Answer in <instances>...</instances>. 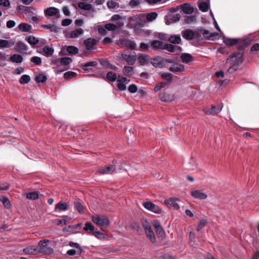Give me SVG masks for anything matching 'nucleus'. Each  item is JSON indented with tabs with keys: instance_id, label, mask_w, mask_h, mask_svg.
Segmentation results:
<instances>
[{
	"instance_id": "obj_35",
	"label": "nucleus",
	"mask_w": 259,
	"mask_h": 259,
	"mask_svg": "<svg viewBox=\"0 0 259 259\" xmlns=\"http://www.w3.org/2000/svg\"><path fill=\"white\" fill-rule=\"evenodd\" d=\"M43 52L44 55L47 56H50L53 55L54 50L53 48L50 47L48 46H46L43 48Z\"/></svg>"
},
{
	"instance_id": "obj_51",
	"label": "nucleus",
	"mask_w": 259,
	"mask_h": 259,
	"mask_svg": "<svg viewBox=\"0 0 259 259\" xmlns=\"http://www.w3.org/2000/svg\"><path fill=\"white\" fill-rule=\"evenodd\" d=\"M47 79V76L43 74H39L35 77V81L37 82H45Z\"/></svg>"
},
{
	"instance_id": "obj_50",
	"label": "nucleus",
	"mask_w": 259,
	"mask_h": 259,
	"mask_svg": "<svg viewBox=\"0 0 259 259\" xmlns=\"http://www.w3.org/2000/svg\"><path fill=\"white\" fill-rule=\"evenodd\" d=\"M30 61L33 63L35 65H40L42 63L41 59L37 56L32 57L30 59Z\"/></svg>"
},
{
	"instance_id": "obj_30",
	"label": "nucleus",
	"mask_w": 259,
	"mask_h": 259,
	"mask_svg": "<svg viewBox=\"0 0 259 259\" xmlns=\"http://www.w3.org/2000/svg\"><path fill=\"white\" fill-rule=\"evenodd\" d=\"M66 51L68 53V54L71 56L75 55L78 52V48L72 46H68L66 48Z\"/></svg>"
},
{
	"instance_id": "obj_22",
	"label": "nucleus",
	"mask_w": 259,
	"mask_h": 259,
	"mask_svg": "<svg viewBox=\"0 0 259 259\" xmlns=\"http://www.w3.org/2000/svg\"><path fill=\"white\" fill-rule=\"evenodd\" d=\"M98 65V63L96 61H90L87 63H81L80 66L81 69L84 70V71H89V67L91 66H96Z\"/></svg>"
},
{
	"instance_id": "obj_44",
	"label": "nucleus",
	"mask_w": 259,
	"mask_h": 259,
	"mask_svg": "<svg viewBox=\"0 0 259 259\" xmlns=\"http://www.w3.org/2000/svg\"><path fill=\"white\" fill-rule=\"evenodd\" d=\"M30 80V77L28 75H23L20 80L19 82L21 84H26L29 82Z\"/></svg>"
},
{
	"instance_id": "obj_57",
	"label": "nucleus",
	"mask_w": 259,
	"mask_h": 259,
	"mask_svg": "<svg viewBox=\"0 0 259 259\" xmlns=\"http://www.w3.org/2000/svg\"><path fill=\"white\" fill-rule=\"evenodd\" d=\"M36 250L33 247H27L23 249V251L26 254H34Z\"/></svg>"
},
{
	"instance_id": "obj_16",
	"label": "nucleus",
	"mask_w": 259,
	"mask_h": 259,
	"mask_svg": "<svg viewBox=\"0 0 259 259\" xmlns=\"http://www.w3.org/2000/svg\"><path fill=\"white\" fill-rule=\"evenodd\" d=\"M96 229H95L93 225L89 222L85 223L84 227L83 228V230L86 232L87 234L91 235H93V234L96 231Z\"/></svg>"
},
{
	"instance_id": "obj_17",
	"label": "nucleus",
	"mask_w": 259,
	"mask_h": 259,
	"mask_svg": "<svg viewBox=\"0 0 259 259\" xmlns=\"http://www.w3.org/2000/svg\"><path fill=\"white\" fill-rule=\"evenodd\" d=\"M159 98L164 102H170L175 99V97L172 94L164 92L159 94Z\"/></svg>"
},
{
	"instance_id": "obj_9",
	"label": "nucleus",
	"mask_w": 259,
	"mask_h": 259,
	"mask_svg": "<svg viewBox=\"0 0 259 259\" xmlns=\"http://www.w3.org/2000/svg\"><path fill=\"white\" fill-rule=\"evenodd\" d=\"M98 40L93 38H89L83 41V44L88 50H93L95 48Z\"/></svg>"
},
{
	"instance_id": "obj_38",
	"label": "nucleus",
	"mask_w": 259,
	"mask_h": 259,
	"mask_svg": "<svg viewBox=\"0 0 259 259\" xmlns=\"http://www.w3.org/2000/svg\"><path fill=\"white\" fill-rule=\"evenodd\" d=\"M38 198V194L37 192H31L27 193L26 198L30 200H36Z\"/></svg>"
},
{
	"instance_id": "obj_46",
	"label": "nucleus",
	"mask_w": 259,
	"mask_h": 259,
	"mask_svg": "<svg viewBox=\"0 0 259 259\" xmlns=\"http://www.w3.org/2000/svg\"><path fill=\"white\" fill-rule=\"evenodd\" d=\"M161 77L167 80L166 84L171 81L172 79V75L170 73H163L161 74Z\"/></svg>"
},
{
	"instance_id": "obj_29",
	"label": "nucleus",
	"mask_w": 259,
	"mask_h": 259,
	"mask_svg": "<svg viewBox=\"0 0 259 259\" xmlns=\"http://www.w3.org/2000/svg\"><path fill=\"white\" fill-rule=\"evenodd\" d=\"M10 60L12 62L20 63L22 61L23 57L20 55L14 54L10 57Z\"/></svg>"
},
{
	"instance_id": "obj_10",
	"label": "nucleus",
	"mask_w": 259,
	"mask_h": 259,
	"mask_svg": "<svg viewBox=\"0 0 259 259\" xmlns=\"http://www.w3.org/2000/svg\"><path fill=\"white\" fill-rule=\"evenodd\" d=\"M178 201H179L178 198L171 197L165 199L164 203L165 205L170 206L174 209L178 210L180 208L179 205L177 202Z\"/></svg>"
},
{
	"instance_id": "obj_62",
	"label": "nucleus",
	"mask_w": 259,
	"mask_h": 259,
	"mask_svg": "<svg viewBox=\"0 0 259 259\" xmlns=\"http://www.w3.org/2000/svg\"><path fill=\"white\" fill-rule=\"evenodd\" d=\"M150 63L155 67H158L161 64L160 62L157 59H151Z\"/></svg>"
},
{
	"instance_id": "obj_7",
	"label": "nucleus",
	"mask_w": 259,
	"mask_h": 259,
	"mask_svg": "<svg viewBox=\"0 0 259 259\" xmlns=\"http://www.w3.org/2000/svg\"><path fill=\"white\" fill-rule=\"evenodd\" d=\"M44 14L46 17L55 16L56 18H59L60 11L58 9L55 7H49L45 10Z\"/></svg>"
},
{
	"instance_id": "obj_36",
	"label": "nucleus",
	"mask_w": 259,
	"mask_h": 259,
	"mask_svg": "<svg viewBox=\"0 0 259 259\" xmlns=\"http://www.w3.org/2000/svg\"><path fill=\"white\" fill-rule=\"evenodd\" d=\"M106 78L109 81H114L117 78L116 74L112 71L108 72Z\"/></svg>"
},
{
	"instance_id": "obj_19",
	"label": "nucleus",
	"mask_w": 259,
	"mask_h": 259,
	"mask_svg": "<svg viewBox=\"0 0 259 259\" xmlns=\"http://www.w3.org/2000/svg\"><path fill=\"white\" fill-rule=\"evenodd\" d=\"M184 70V66L179 63H174L169 68V70L171 72H182Z\"/></svg>"
},
{
	"instance_id": "obj_60",
	"label": "nucleus",
	"mask_w": 259,
	"mask_h": 259,
	"mask_svg": "<svg viewBox=\"0 0 259 259\" xmlns=\"http://www.w3.org/2000/svg\"><path fill=\"white\" fill-rule=\"evenodd\" d=\"M155 231L160 237H162L164 236V232L161 226L156 228Z\"/></svg>"
},
{
	"instance_id": "obj_32",
	"label": "nucleus",
	"mask_w": 259,
	"mask_h": 259,
	"mask_svg": "<svg viewBox=\"0 0 259 259\" xmlns=\"http://www.w3.org/2000/svg\"><path fill=\"white\" fill-rule=\"evenodd\" d=\"M164 45V44L159 40H154L151 44V46L153 48L159 50H163Z\"/></svg>"
},
{
	"instance_id": "obj_15",
	"label": "nucleus",
	"mask_w": 259,
	"mask_h": 259,
	"mask_svg": "<svg viewBox=\"0 0 259 259\" xmlns=\"http://www.w3.org/2000/svg\"><path fill=\"white\" fill-rule=\"evenodd\" d=\"M180 18L181 15L180 14H171L165 18V23L167 25H169L171 23L176 22L180 20Z\"/></svg>"
},
{
	"instance_id": "obj_8",
	"label": "nucleus",
	"mask_w": 259,
	"mask_h": 259,
	"mask_svg": "<svg viewBox=\"0 0 259 259\" xmlns=\"http://www.w3.org/2000/svg\"><path fill=\"white\" fill-rule=\"evenodd\" d=\"M163 50H166L168 51L174 53L175 55H179L182 51V49L180 47L174 46L171 44H164Z\"/></svg>"
},
{
	"instance_id": "obj_58",
	"label": "nucleus",
	"mask_w": 259,
	"mask_h": 259,
	"mask_svg": "<svg viewBox=\"0 0 259 259\" xmlns=\"http://www.w3.org/2000/svg\"><path fill=\"white\" fill-rule=\"evenodd\" d=\"M72 21L69 19H63L61 22V25L63 26H67L71 24Z\"/></svg>"
},
{
	"instance_id": "obj_26",
	"label": "nucleus",
	"mask_w": 259,
	"mask_h": 259,
	"mask_svg": "<svg viewBox=\"0 0 259 259\" xmlns=\"http://www.w3.org/2000/svg\"><path fill=\"white\" fill-rule=\"evenodd\" d=\"M182 61L184 63H188L192 61V57L189 54L184 53L181 56Z\"/></svg>"
},
{
	"instance_id": "obj_59",
	"label": "nucleus",
	"mask_w": 259,
	"mask_h": 259,
	"mask_svg": "<svg viewBox=\"0 0 259 259\" xmlns=\"http://www.w3.org/2000/svg\"><path fill=\"white\" fill-rule=\"evenodd\" d=\"M128 91L131 93H135L137 91V87L134 84H131L128 88Z\"/></svg>"
},
{
	"instance_id": "obj_27",
	"label": "nucleus",
	"mask_w": 259,
	"mask_h": 259,
	"mask_svg": "<svg viewBox=\"0 0 259 259\" xmlns=\"http://www.w3.org/2000/svg\"><path fill=\"white\" fill-rule=\"evenodd\" d=\"M78 7L82 10H87V11H90V10L94 9V8H93V7L91 4H87L84 2L78 3Z\"/></svg>"
},
{
	"instance_id": "obj_52",
	"label": "nucleus",
	"mask_w": 259,
	"mask_h": 259,
	"mask_svg": "<svg viewBox=\"0 0 259 259\" xmlns=\"http://www.w3.org/2000/svg\"><path fill=\"white\" fill-rule=\"evenodd\" d=\"M76 73L73 71H68L64 74V77L66 79H70L74 77Z\"/></svg>"
},
{
	"instance_id": "obj_48",
	"label": "nucleus",
	"mask_w": 259,
	"mask_h": 259,
	"mask_svg": "<svg viewBox=\"0 0 259 259\" xmlns=\"http://www.w3.org/2000/svg\"><path fill=\"white\" fill-rule=\"evenodd\" d=\"M147 231H148V234L147 235V236L148 237V238H149V239L151 240V241L152 243H154L156 240L155 235H154L153 232L149 230V227L147 225Z\"/></svg>"
},
{
	"instance_id": "obj_61",
	"label": "nucleus",
	"mask_w": 259,
	"mask_h": 259,
	"mask_svg": "<svg viewBox=\"0 0 259 259\" xmlns=\"http://www.w3.org/2000/svg\"><path fill=\"white\" fill-rule=\"evenodd\" d=\"M117 5L118 4L114 1L108 2L107 3V7L109 9H114Z\"/></svg>"
},
{
	"instance_id": "obj_31",
	"label": "nucleus",
	"mask_w": 259,
	"mask_h": 259,
	"mask_svg": "<svg viewBox=\"0 0 259 259\" xmlns=\"http://www.w3.org/2000/svg\"><path fill=\"white\" fill-rule=\"evenodd\" d=\"M41 27L45 29H49L51 32H57L59 28L55 25L48 24L42 25Z\"/></svg>"
},
{
	"instance_id": "obj_12",
	"label": "nucleus",
	"mask_w": 259,
	"mask_h": 259,
	"mask_svg": "<svg viewBox=\"0 0 259 259\" xmlns=\"http://www.w3.org/2000/svg\"><path fill=\"white\" fill-rule=\"evenodd\" d=\"M121 56L123 59L125 60L128 65H132L135 63L136 60V56L135 55L122 53Z\"/></svg>"
},
{
	"instance_id": "obj_3",
	"label": "nucleus",
	"mask_w": 259,
	"mask_h": 259,
	"mask_svg": "<svg viewBox=\"0 0 259 259\" xmlns=\"http://www.w3.org/2000/svg\"><path fill=\"white\" fill-rule=\"evenodd\" d=\"M115 164H111L99 168L97 170V173L99 175L112 174L113 172L115 171Z\"/></svg>"
},
{
	"instance_id": "obj_1",
	"label": "nucleus",
	"mask_w": 259,
	"mask_h": 259,
	"mask_svg": "<svg viewBox=\"0 0 259 259\" xmlns=\"http://www.w3.org/2000/svg\"><path fill=\"white\" fill-rule=\"evenodd\" d=\"M243 55L242 52H236L227 59L226 64L230 65L228 69V72L229 73H232L238 69L239 65L241 64L243 61Z\"/></svg>"
},
{
	"instance_id": "obj_39",
	"label": "nucleus",
	"mask_w": 259,
	"mask_h": 259,
	"mask_svg": "<svg viewBox=\"0 0 259 259\" xmlns=\"http://www.w3.org/2000/svg\"><path fill=\"white\" fill-rule=\"evenodd\" d=\"M83 251L82 248H79V250L69 249L67 251V254L70 256H73L75 254L80 255Z\"/></svg>"
},
{
	"instance_id": "obj_21",
	"label": "nucleus",
	"mask_w": 259,
	"mask_h": 259,
	"mask_svg": "<svg viewBox=\"0 0 259 259\" xmlns=\"http://www.w3.org/2000/svg\"><path fill=\"white\" fill-rule=\"evenodd\" d=\"M69 205L66 203H63L62 202H59L58 203L55 208V211H65L68 209Z\"/></svg>"
},
{
	"instance_id": "obj_64",
	"label": "nucleus",
	"mask_w": 259,
	"mask_h": 259,
	"mask_svg": "<svg viewBox=\"0 0 259 259\" xmlns=\"http://www.w3.org/2000/svg\"><path fill=\"white\" fill-rule=\"evenodd\" d=\"M166 84V82H161L159 84H157L155 87L154 88L155 91L157 92L160 90L162 88L164 87L165 85Z\"/></svg>"
},
{
	"instance_id": "obj_54",
	"label": "nucleus",
	"mask_w": 259,
	"mask_h": 259,
	"mask_svg": "<svg viewBox=\"0 0 259 259\" xmlns=\"http://www.w3.org/2000/svg\"><path fill=\"white\" fill-rule=\"evenodd\" d=\"M207 221L205 219H201L197 226V231L201 230L206 224Z\"/></svg>"
},
{
	"instance_id": "obj_5",
	"label": "nucleus",
	"mask_w": 259,
	"mask_h": 259,
	"mask_svg": "<svg viewBox=\"0 0 259 259\" xmlns=\"http://www.w3.org/2000/svg\"><path fill=\"white\" fill-rule=\"evenodd\" d=\"M92 221L101 227H106L109 224V220L106 218H100L99 217H93Z\"/></svg>"
},
{
	"instance_id": "obj_18",
	"label": "nucleus",
	"mask_w": 259,
	"mask_h": 259,
	"mask_svg": "<svg viewBox=\"0 0 259 259\" xmlns=\"http://www.w3.org/2000/svg\"><path fill=\"white\" fill-rule=\"evenodd\" d=\"M182 35L183 38L187 40H192L194 38L195 33L192 30L186 29L182 32Z\"/></svg>"
},
{
	"instance_id": "obj_42",
	"label": "nucleus",
	"mask_w": 259,
	"mask_h": 259,
	"mask_svg": "<svg viewBox=\"0 0 259 259\" xmlns=\"http://www.w3.org/2000/svg\"><path fill=\"white\" fill-rule=\"evenodd\" d=\"M198 7L200 11L205 12L208 11L209 5L207 3L203 2L199 4Z\"/></svg>"
},
{
	"instance_id": "obj_56",
	"label": "nucleus",
	"mask_w": 259,
	"mask_h": 259,
	"mask_svg": "<svg viewBox=\"0 0 259 259\" xmlns=\"http://www.w3.org/2000/svg\"><path fill=\"white\" fill-rule=\"evenodd\" d=\"M93 235L98 239H102L105 238V235L96 229V231L93 234Z\"/></svg>"
},
{
	"instance_id": "obj_4",
	"label": "nucleus",
	"mask_w": 259,
	"mask_h": 259,
	"mask_svg": "<svg viewBox=\"0 0 259 259\" xmlns=\"http://www.w3.org/2000/svg\"><path fill=\"white\" fill-rule=\"evenodd\" d=\"M222 108L223 106H219L217 107L215 105H211L210 108H205L203 111L205 114L214 115L219 113L222 110Z\"/></svg>"
},
{
	"instance_id": "obj_55",
	"label": "nucleus",
	"mask_w": 259,
	"mask_h": 259,
	"mask_svg": "<svg viewBox=\"0 0 259 259\" xmlns=\"http://www.w3.org/2000/svg\"><path fill=\"white\" fill-rule=\"evenodd\" d=\"M196 18L194 16H187L185 19V23L190 24L195 21Z\"/></svg>"
},
{
	"instance_id": "obj_47",
	"label": "nucleus",
	"mask_w": 259,
	"mask_h": 259,
	"mask_svg": "<svg viewBox=\"0 0 259 259\" xmlns=\"http://www.w3.org/2000/svg\"><path fill=\"white\" fill-rule=\"evenodd\" d=\"M119 27V26H117L116 25L110 23L105 25V28L108 31H115Z\"/></svg>"
},
{
	"instance_id": "obj_45",
	"label": "nucleus",
	"mask_w": 259,
	"mask_h": 259,
	"mask_svg": "<svg viewBox=\"0 0 259 259\" xmlns=\"http://www.w3.org/2000/svg\"><path fill=\"white\" fill-rule=\"evenodd\" d=\"M72 60L69 57H64L60 59V65L66 66L72 62Z\"/></svg>"
},
{
	"instance_id": "obj_37",
	"label": "nucleus",
	"mask_w": 259,
	"mask_h": 259,
	"mask_svg": "<svg viewBox=\"0 0 259 259\" xmlns=\"http://www.w3.org/2000/svg\"><path fill=\"white\" fill-rule=\"evenodd\" d=\"M168 40L172 44H179L181 41V38L180 37V35H173L171 36L169 39Z\"/></svg>"
},
{
	"instance_id": "obj_13",
	"label": "nucleus",
	"mask_w": 259,
	"mask_h": 259,
	"mask_svg": "<svg viewBox=\"0 0 259 259\" xmlns=\"http://www.w3.org/2000/svg\"><path fill=\"white\" fill-rule=\"evenodd\" d=\"M147 209L157 214H160L162 212V209L155 204L147 202Z\"/></svg>"
},
{
	"instance_id": "obj_6",
	"label": "nucleus",
	"mask_w": 259,
	"mask_h": 259,
	"mask_svg": "<svg viewBox=\"0 0 259 259\" xmlns=\"http://www.w3.org/2000/svg\"><path fill=\"white\" fill-rule=\"evenodd\" d=\"M130 24L138 30L143 26L144 21L140 18L134 17L130 19Z\"/></svg>"
},
{
	"instance_id": "obj_11",
	"label": "nucleus",
	"mask_w": 259,
	"mask_h": 259,
	"mask_svg": "<svg viewBox=\"0 0 259 259\" xmlns=\"http://www.w3.org/2000/svg\"><path fill=\"white\" fill-rule=\"evenodd\" d=\"M186 14H191L194 12V8L189 4L185 3L178 7Z\"/></svg>"
},
{
	"instance_id": "obj_63",
	"label": "nucleus",
	"mask_w": 259,
	"mask_h": 259,
	"mask_svg": "<svg viewBox=\"0 0 259 259\" xmlns=\"http://www.w3.org/2000/svg\"><path fill=\"white\" fill-rule=\"evenodd\" d=\"M16 25V23L13 20H9L7 22L6 26L8 28H12Z\"/></svg>"
},
{
	"instance_id": "obj_43",
	"label": "nucleus",
	"mask_w": 259,
	"mask_h": 259,
	"mask_svg": "<svg viewBox=\"0 0 259 259\" xmlns=\"http://www.w3.org/2000/svg\"><path fill=\"white\" fill-rule=\"evenodd\" d=\"M74 208L78 211L79 213L83 212V207L82 204L79 201H75L74 202Z\"/></svg>"
},
{
	"instance_id": "obj_23",
	"label": "nucleus",
	"mask_w": 259,
	"mask_h": 259,
	"mask_svg": "<svg viewBox=\"0 0 259 259\" xmlns=\"http://www.w3.org/2000/svg\"><path fill=\"white\" fill-rule=\"evenodd\" d=\"M18 28L22 32H27L30 31L32 27L27 23H21L18 25Z\"/></svg>"
},
{
	"instance_id": "obj_33",
	"label": "nucleus",
	"mask_w": 259,
	"mask_h": 259,
	"mask_svg": "<svg viewBox=\"0 0 259 259\" xmlns=\"http://www.w3.org/2000/svg\"><path fill=\"white\" fill-rule=\"evenodd\" d=\"M26 40L31 45H35L39 41V40L37 37L31 35L27 37L26 38Z\"/></svg>"
},
{
	"instance_id": "obj_24",
	"label": "nucleus",
	"mask_w": 259,
	"mask_h": 259,
	"mask_svg": "<svg viewBox=\"0 0 259 259\" xmlns=\"http://www.w3.org/2000/svg\"><path fill=\"white\" fill-rule=\"evenodd\" d=\"M16 50L17 52L21 53L23 51H27L28 47L24 42L18 41L16 45Z\"/></svg>"
},
{
	"instance_id": "obj_20",
	"label": "nucleus",
	"mask_w": 259,
	"mask_h": 259,
	"mask_svg": "<svg viewBox=\"0 0 259 259\" xmlns=\"http://www.w3.org/2000/svg\"><path fill=\"white\" fill-rule=\"evenodd\" d=\"M83 33V30L81 28H78L71 31L67 35L69 38H74L79 37Z\"/></svg>"
},
{
	"instance_id": "obj_25",
	"label": "nucleus",
	"mask_w": 259,
	"mask_h": 259,
	"mask_svg": "<svg viewBox=\"0 0 259 259\" xmlns=\"http://www.w3.org/2000/svg\"><path fill=\"white\" fill-rule=\"evenodd\" d=\"M224 42L227 46H232L238 43L239 39L237 38H230L224 37Z\"/></svg>"
},
{
	"instance_id": "obj_34",
	"label": "nucleus",
	"mask_w": 259,
	"mask_h": 259,
	"mask_svg": "<svg viewBox=\"0 0 259 259\" xmlns=\"http://www.w3.org/2000/svg\"><path fill=\"white\" fill-rule=\"evenodd\" d=\"M134 68L130 66H124L123 73L126 76H131L134 73Z\"/></svg>"
},
{
	"instance_id": "obj_40",
	"label": "nucleus",
	"mask_w": 259,
	"mask_h": 259,
	"mask_svg": "<svg viewBox=\"0 0 259 259\" xmlns=\"http://www.w3.org/2000/svg\"><path fill=\"white\" fill-rule=\"evenodd\" d=\"M157 17V13L156 12L147 13V21H152Z\"/></svg>"
},
{
	"instance_id": "obj_28",
	"label": "nucleus",
	"mask_w": 259,
	"mask_h": 259,
	"mask_svg": "<svg viewBox=\"0 0 259 259\" xmlns=\"http://www.w3.org/2000/svg\"><path fill=\"white\" fill-rule=\"evenodd\" d=\"M14 42L11 43L7 40L0 39V49H4L5 48H10L13 46Z\"/></svg>"
},
{
	"instance_id": "obj_49",
	"label": "nucleus",
	"mask_w": 259,
	"mask_h": 259,
	"mask_svg": "<svg viewBox=\"0 0 259 259\" xmlns=\"http://www.w3.org/2000/svg\"><path fill=\"white\" fill-rule=\"evenodd\" d=\"M130 227L133 230H136L137 232L139 234H140L142 232V229H141L139 225L137 223H132L131 224Z\"/></svg>"
},
{
	"instance_id": "obj_14",
	"label": "nucleus",
	"mask_w": 259,
	"mask_h": 259,
	"mask_svg": "<svg viewBox=\"0 0 259 259\" xmlns=\"http://www.w3.org/2000/svg\"><path fill=\"white\" fill-rule=\"evenodd\" d=\"M191 195L195 199L200 200L205 199L207 197V195L203 193L200 190H195L191 191Z\"/></svg>"
},
{
	"instance_id": "obj_53",
	"label": "nucleus",
	"mask_w": 259,
	"mask_h": 259,
	"mask_svg": "<svg viewBox=\"0 0 259 259\" xmlns=\"http://www.w3.org/2000/svg\"><path fill=\"white\" fill-rule=\"evenodd\" d=\"M97 29L99 33L101 35H105L107 34V29L105 28V26L98 25Z\"/></svg>"
},
{
	"instance_id": "obj_41",
	"label": "nucleus",
	"mask_w": 259,
	"mask_h": 259,
	"mask_svg": "<svg viewBox=\"0 0 259 259\" xmlns=\"http://www.w3.org/2000/svg\"><path fill=\"white\" fill-rule=\"evenodd\" d=\"M0 201L2 202L4 206L7 208H9L11 206V203L9 199L6 196H3Z\"/></svg>"
},
{
	"instance_id": "obj_2",
	"label": "nucleus",
	"mask_w": 259,
	"mask_h": 259,
	"mask_svg": "<svg viewBox=\"0 0 259 259\" xmlns=\"http://www.w3.org/2000/svg\"><path fill=\"white\" fill-rule=\"evenodd\" d=\"M49 242V240H40L38 243L39 245V251L45 254H51L53 253V249L49 247L47 243Z\"/></svg>"
}]
</instances>
